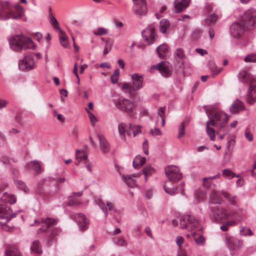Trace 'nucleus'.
Instances as JSON below:
<instances>
[{"label": "nucleus", "instance_id": "1", "mask_svg": "<svg viewBox=\"0 0 256 256\" xmlns=\"http://www.w3.org/2000/svg\"><path fill=\"white\" fill-rule=\"evenodd\" d=\"M256 25V14L251 10L246 11L240 21L232 24L230 28V34L232 37L239 38L245 31Z\"/></svg>", "mask_w": 256, "mask_h": 256}, {"label": "nucleus", "instance_id": "2", "mask_svg": "<svg viewBox=\"0 0 256 256\" xmlns=\"http://www.w3.org/2000/svg\"><path fill=\"white\" fill-rule=\"evenodd\" d=\"M206 113L210 119V120L206 123V132L210 139L214 141L216 132L210 126H214L221 130L225 126L228 117L225 113L216 110H208Z\"/></svg>", "mask_w": 256, "mask_h": 256}, {"label": "nucleus", "instance_id": "3", "mask_svg": "<svg viewBox=\"0 0 256 256\" xmlns=\"http://www.w3.org/2000/svg\"><path fill=\"white\" fill-rule=\"evenodd\" d=\"M24 14V9L18 4L12 6L8 1L0 0V20H19Z\"/></svg>", "mask_w": 256, "mask_h": 256}, {"label": "nucleus", "instance_id": "4", "mask_svg": "<svg viewBox=\"0 0 256 256\" xmlns=\"http://www.w3.org/2000/svg\"><path fill=\"white\" fill-rule=\"evenodd\" d=\"M57 224V220L54 219L47 218L43 220H34V224H31V226H40V228L38 230V234L42 233H46L50 232L48 236V242L49 244H51L53 241L54 240L55 238L59 234L61 230L59 228L54 226Z\"/></svg>", "mask_w": 256, "mask_h": 256}, {"label": "nucleus", "instance_id": "5", "mask_svg": "<svg viewBox=\"0 0 256 256\" xmlns=\"http://www.w3.org/2000/svg\"><path fill=\"white\" fill-rule=\"evenodd\" d=\"M238 78L242 82L249 84L246 100L250 104H254L256 102V80L246 71L240 72Z\"/></svg>", "mask_w": 256, "mask_h": 256}, {"label": "nucleus", "instance_id": "6", "mask_svg": "<svg viewBox=\"0 0 256 256\" xmlns=\"http://www.w3.org/2000/svg\"><path fill=\"white\" fill-rule=\"evenodd\" d=\"M9 43L11 48L16 52H19L22 49H34L35 44L29 38L22 35H18L12 38Z\"/></svg>", "mask_w": 256, "mask_h": 256}, {"label": "nucleus", "instance_id": "7", "mask_svg": "<svg viewBox=\"0 0 256 256\" xmlns=\"http://www.w3.org/2000/svg\"><path fill=\"white\" fill-rule=\"evenodd\" d=\"M132 84L124 83L122 86V90L128 94L130 97L135 96V92L140 90L144 86V78L142 75L134 74L130 76Z\"/></svg>", "mask_w": 256, "mask_h": 256}, {"label": "nucleus", "instance_id": "8", "mask_svg": "<svg viewBox=\"0 0 256 256\" xmlns=\"http://www.w3.org/2000/svg\"><path fill=\"white\" fill-rule=\"evenodd\" d=\"M210 218L213 221L218 222L228 220L237 214L235 210H227L222 207L214 206L211 208Z\"/></svg>", "mask_w": 256, "mask_h": 256}, {"label": "nucleus", "instance_id": "9", "mask_svg": "<svg viewBox=\"0 0 256 256\" xmlns=\"http://www.w3.org/2000/svg\"><path fill=\"white\" fill-rule=\"evenodd\" d=\"M114 103L117 108L126 112L130 116H134L136 113L134 104L128 99L118 98L115 100Z\"/></svg>", "mask_w": 256, "mask_h": 256}, {"label": "nucleus", "instance_id": "10", "mask_svg": "<svg viewBox=\"0 0 256 256\" xmlns=\"http://www.w3.org/2000/svg\"><path fill=\"white\" fill-rule=\"evenodd\" d=\"M16 214H12V211L8 206L0 204V218L6 219L5 222H0L2 229L6 231H10L13 227L7 224V222L12 218L14 217Z\"/></svg>", "mask_w": 256, "mask_h": 256}, {"label": "nucleus", "instance_id": "11", "mask_svg": "<svg viewBox=\"0 0 256 256\" xmlns=\"http://www.w3.org/2000/svg\"><path fill=\"white\" fill-rule=\"evenodd\" d=\"M198 221L192 216L186 214L181 216L180 218V226L182 229L186 228L188 230H192L198 228Z\"/></svg>", "mask_w": 256, "mask_h": 256}, {"label": "nucleus", "instance_id": "12", "mask_svg": "<svg viewBox=\"0 0 256 256\" xmlns=\"http://www.w3.org/2000/svg\"><path fill=\"white\" fill-rule=\"evenodd\" d=\"M165 172L170 181L176 182L182 178V174L179 168L176 166H172L166 167Z\"/></svg>", "mask_w": 256, "mask_h": 256}, {"label": "nucleus", "instance_id": "13", "mask_svg": "<svg viewBox=\"0 0 256 256\" xmlns=\"http://www.w3.org/2000/svg\"><path fill=\"white\" fill-rule=\"evenodd\" d=\"M34 60L32 56H26L18 63L19 68L22 70H29L34 68Z\"/></svg>", "mask_w": 256, "mask_h": 256}, {"label": "nucleus", "instance_id": "14", "mask_svg": "<svg viewBox=\"0 0 256 256\" xmlns=\"http://www.w3.org/2000/svg\"><path fill=\"white\" fill-rule=\"evenodd\" d=\"M136 5L134 12L138 16H145L147 13V7L145 0H132Z\"/></svg>", "mask_w": 256, "mask_h": 256}, {"label": "nucleus", "instance_id": "15", "mask_svg": "<svg viewBox=\"0 0 256 256\" xmlns=\"http://www.w3.org/2000/svg\"><path fill=\"white\" fill-rule=\"evenodd\" d=\"M142 36L148 44H152L156 40V34L154 28L150 26L142 32Z\"/></svg>", "mask_w": 256, "mask_h": 256}, {"label": "nucleus", "instance_id": "16", "mask_svg": "<svg viewBox=\"0 0 256 256\" xmlns=\"http://www.w3.org/2000/svg\"><path fill=\"white\" fill-rule=\"evenodd\" d=\"M152 68L158 70L164 76H168L171 74L172 70L169 67L168 62H162L157 66H154Z\"/></svg>", "mask_w": 256, "mask_h": 256}, {"label": "nucleus", "instance_id": "17", "mask_svg": "<svg viewBox=\"0 0 256 256\" xmlns=\"http://www.w3.org/2000/svg\"><path fill=\"white\" fill-rule=\"evenodd\" d=\"M96 202L99 207L104 212L106 217L108 216V210L111 212H116V210L114 208V204L112 202H107L106 204H105L102 200H98Z\"/></svg>", "mask_w": 256, "mask_h": 256}, {"label": "nucleus", "instance_id": "18", "mask_svg": "<svg viewBox=\"0 0 256 256\" xmlns=\"http://www.w3.org/2000/svg\"><path fill=\"white\" fill-rule=\"evenodd\" d=\"M74 219L77 222L82 230H84L87 229L88 221L84 214L80 213L77 214L74 216Z\"/></svg>", "mask_w": 256, "mask_h": 256}, {"label": "nucleus", "instance_id": "19", "mask_svg": "<svg viewBox=\"0 0 256 256\" xmlns=\"http://www.w3.org/2000/svg\"><path fill=\"white\" fill-rule=\"evenodd\" d=\"M223 192H218L215 190H213L210 196V202L214 204H221L223 200L220 195H222V193Z\"/></svg>", "mask_w": 256, "mask_h": 256}, {"label": "nucleus", "instance_id": "20", "mask_svg": "<svg viewBox=\"0 0 256 256\" xmlns=\"http://www.w3.org/2000/svg\"><path fill=\"white\" fill-rule=\"evenodd\" d=\"M141 175V173L134 174L132 175H122L123 180L126 184L129 187H134L136 185V180L134 178L138 177Z\"/></svg>", "mask_w": 256, "mask_h": 256}, {"label": "nucleus", "instance_id": "21", "mask_svg": "<svg viewBox=\"0 0 256 256\" xmlns=\"http://www.w3.org/2000/svg\"><path fill=\"white\" fill-rule=\"evenodd\" d=\"M88 154L84 150H76V152L75 164L78 165L80 162H87Z\"/></svg>", "mask_w": 256, "mask_h": 256}, {"label": "nucleus", "instance_id": "22", "mask_svg": "<svg viewBox=\"0 0 256 256\" xmlns=\"http://www.w3.org/2000/svg\"><path fill=\"white\" fill-rule=\"evenodd\" d=\"M118 130L121 139L126 140V133L128 136L131 135V133L129 129H127L126 124L124 122H121L118 125Z\"/></svg>", "mask_w": 256, "mask_h": 256}, {"label": "nucleus", "instance_id": "23", "mask_svg": "<svg viewBox=\"0 0 256 256\" xmlns=\"http://www.w3.org/2000/svg\"><path fill=\"white\" fill-rule=\"evenodd\" d=\"M100 141V150L106 153L110 150V144L106 140L104 136L102 134L98 135Z\"/></svg>", "mask_w": 256, "mask_h": 256}, {"label": "nucleus", "instance_id": "24", "mask_svg": "<svg viewBox=\"0 0 256 256\" xmlns=\"http://www.w3.org/2000/svg\"><path fill=\"white\" fill-rule=\"evenodd\" d=\"M176 242L178 247V256H187L186 251L184 250L182 244H184V240L182 236H178L176 238Z\"/></svg>", "mask_w": 256, "mask_h": 256}, {"label": "nucleus", "instance_id": "25", "mask_svg": "<svg viewBox=\"0 0 256 256\" xmlns=\"http://www.w3.org/2000/svg\"><path fill=\"white\" fill-rule=\"evenodd\" d=\"M189 1L190 0H175L174 4L176 12H180L186 8L188 4Z\"/></svg>", "mask_w": 256, "mask_h": 256}, {"label": "nucleus", "instance_id": "26", "mask_svg": "<svg viewBox=\"0 0 256 256\" xmlns=\"http://www.w3.org/2000/svg\"><path fill=\"white\" fill-rule=\"evenodd\" d=\"M244 109L245 108L243 103L241 101L236 100L232 103L230 108V110L232 113H237L239 111L244 110Z\"/></svg>", "mask_w": 256, "mask_h": 256}, {"label": "nucleus", "instance_id": "27", "mask_svg": "<svg viewBox=\"0 0 256 256\" xmlns=\"http://www.w3.org/2000/svg\"><path fill=\"white\" fill-rule=\"evenodd\" d=\"M31 250L36 254H41L42 253V250L41 244L38 240L33 241L31 248Z\"/></svg>", "mask_w": 256, "mask_h": 256}, {"label": "nucleus", "instance_id": "28", "mask_svg": "<svg viewBox=\"0 0 256 256\" xmlns=\"http://www.w3.org/2000/svg\"><path fill=\"white\" fill-rule=\"evenodd\" d=\"M2 202L13 204L16 202V198L14 194L4 193L1 198Z\"/></svg>", "mask_w": 256, "mask_h": 256}, {"label": "nucleus", "instance_id": "29", "mask_svg": "<svg viewBox=\"0 0 256 256\" xmlns=\"http://www.w3.org/2000/svg\"><path fill=\"white\" fill-rule=\"evenodd\" d=\"M157 52L160 58H165L168 52V46L165 44L160 46L157 48Z\"/></svg>", "mask_w": 256, "mask_h": 256}, {"label": "nucleus", "instance_id": "30", "mask_svg": "<svg viewBox=\"0 0 256 256\" xmlns=\"http://www.w3.org/2000/svg\"><path fill=\"white\" fill-rule=\"evenodd\" d=\"M59 40L61 45L65 48H68L69 46V44L68 40V38L66 34L62 30H60Z\"/></svg>", "mask_w": 256, "mask_h": 256}, {"label": "nucleus", "instance_id": "31", "mask_svg": "<svg viewBox=\"0 0 256 256\" xmlns=\"http://www.w3.org/2000/svg\"><path fill=\"white\" fill-rule=\"evenodd\" d=\"M146 162V158L140 156H136L133 160V166L135 168H138L142 166Z\"/></svg>", "mask_w": 256, "mask_h": 256}, {"label": "nucleus", "instance_id": "32", "mask_svg": "<svg viewBox=\"0 0 256 256\" xmlns=\"http://www.w3.org/2000/svg\"><path fill=\"white\" fill-rule=\"evenodd\" d=\"M27 168L34 170L38 173L40 172V164L38 162L32 161L30 162L27 164Z\"/></svg>", "mask_w": 256, "mask_h": 256}, {"label": "nucleus", "instance_id": "33", "mask_svg": "<svg viewBox=\"0 0 256 256\" xmlns=\"http://www.w3.org/2000/svg\"><path fill=\"white\" fill-rule=\"evenodd\" d=\"M6 256H20L19 251L16 246H10L6 251Z\"/></svg>", "mask_w": 256, "mask_h": 256}, {"label": "nucleus", "instance_id": "34", "mask_svg": "<svg viewBox=\"0 0 256 256\" xmlns=\"http://www.w3.org/2000/svg\"><path fill=\"white\" fill-rule=\"evenodd\" d=\"M142 126L140 125L129 124V130L132 132L133 136L135 137L138 134L141 132Z\"/></svg>", "mask_w": 256, "mask_h": 256}, {"label": "nucleus", "instance_id": "35", "mask_svg": "<svg viewBox=\"0 0 256 256\" xmlns=\"http://www.w3.org/2000/svg\"><path fill=\"white\" fill-rule=\"evenodd\" d=\"M169 26L170 22L167 20L164 19L160 22V30L162 33L165 34Z\"/></svg>", "mask_w": 256, "mask_h": 256}, {"label": "nucleus", "instance_id": "36", "mask_svg": "<svg viewBox=\"0 0 256 256\" xmlns=\"http://www.w3.org/2000/svg\"><path fill=\"white\" fill-rule=\"evenodd\" d=\"M192 236L195 242L198 245L204 246L205 242V240L202 235L198 234L196 232H194L192 234Z\"/></svg>", "mask_w": 256, "mask_h": 256}, {"label": "nucleus", "instance_id": "37", "mask_svg": "<svg viewBox=\"0 0 256 256\" xmlns=\"http://www.w3.org/2000/svg\"><path fill=\"white\" fill-rule=\"evenodd\" d=\"M222 194L224 197L226 198L231 204L235 205L236 204V196H232L226 192H223Z\"/></svg>", "mask_w": 256, "mask_h": 256}, {"label": "nucleus", "instance_id": "38", "mask_svg": "<svg viewBox=\"0 0 256 256\" xmlns=\"http://www.w3.org/2000/svg\"><path fill=\"white\" fill-rule=\"evenodd\" d=\"M218 176V175H216L214 176L209 178H203V186L206 188H210L211 182L212 180L216 178Z\"/></svg>", "mask_w": 256, "mask_h": 256}, {"label": "nucleus", "instance_id": "39", "mask_svg": "<svg viewBox=\"0 0 256 256\" xmlns=\"http://www.w3.org/2000/svg\"><path fill=\"white\" fill-rule=\"evenodd\" d=\"M155 172L154 169L150 166H148L143 169V174L145 176L146 180L148 177L152 175Z\"/></svg>", "mask_w": 256, "mask_h": 256}, {"label": "nucleus", "instance_id": "40", "mask_svg": "<svg viewBox=\"0 0 256 256\" xmlns=\"http://www.w3.org/2000/svg\"><path fill=\"white\" fill-rule=\"evenodd\" d=\"M222 175L225 178H232L234 177L240 178V175H236L231 170L229 169H225L222 171Z\"/></svg>", "mask_w": 256, "mask_h": 256}, {"label": "nucleus", "instance_id": "41", "mask_svg": "<svg viewBox=\"0 0 256 256\" xmlns=\"http://www.w3.org/2000/svg\"><path fill=\"white\" fill-rule=\"evenodd\" d=\"M209 68L214 76L218 74L222 70V68H217V66H216L212 62H210L209 63Z\"/></svg>", "mask_w": 256, "mask_h": 256}, {"label": "nucleus", "instance_id": "42", "mask_svg": "<svg viewBox=\"0 0 256 256\" xmlns=\"http://www.w3.org/2000/svg\"><path fill=\"white\" fill-rule=\"evenodd\" d=\"M196 196L198 201L204 200L206 197V192L202 190H198L196 192Z\"/></svg>", "mask_w": 256, "mask_h": 256}, {"label": "nucleus", "instance_id": "43", "mask_svg": "<svg viewBox=\"0 0 256 256\" xmlns=\"http://www.w3.org/2000/svg\"><path fill=\"white\" fill-rule=\"evenodd\" d=\"M218 16L216 14H212L210 15L206 19V22L208 25L214 24L218 20Z\"/></svg>", "mask_w": 256, "mask_h": 256}, {"label": "nucleus", "instance_id": "44", "mask_svg": "<svg viewBox=\"0 0 256 256\" xmlns=\"http://www.w3.org/2000/svg\"><path fill=\"white\" fill-rule=\"evenodd\" d=\"M108 33V30L103 28H98L94 30L93 34L96 36H102Z\"/></svg>", "mask_w": 256, "mask_h": 256}, {"label": "nucleus", "instance_id": "45", "mask_svg": "<svg viewBox=\"0 0 256 256\" xmlns=\"http://www.w3.org/2000/svg\"><path fill=\"white\" fill-rule=\"evenodd\" d=\"M185 127H186V122H183L181 123L180 125L178 128V138H182L185 134Z\"/></svg>", "mask_w": 256, "mask_h": 256}, {"label": "nucleus", "instance_id": "46", "mask_svg": "<svg viewBox=\"0 0 256 256\" xmlns=\"http://www.w3.org/2000/svg\"><path fill=\"white\" fill-rule=\"evenodd\" d=\"M236 224V220L228 221L220 226V229L223 231H226L230 226H234Z\"/></svg>", "mask_w": 256, "mask_h": 256}, {"label": "nucleus", "instance_id": "47", "mask_svg": "<svg viewBox=\"0 0 256 256\" xmlns=\"http://www.w3.org/2000/svg\"><path fill=\"white\" fill-rule=\"evenodd\" d=\"M16 186L20 190L26 192L28 190V188L20 180H17L16 182Z\"/></svg>", "mask_w": 256, "mask_h": 256}, {"label": "nucleus", "instance_id": "48", "mask_svg": "<svg viewBox=\"0 0 256 256\" xmlns=\"http://www.w3.org/2000/svg\"><path fill=\"white\" fill-rule=\"evenodd\" d=\"M86 112H88L90 123L92 126H94L95 125V123L97 122V118L95 116L90 112L88 110H86Z\"/></svg>", "mask_w": 256, "mask_h": 256}, {"label": "nucleus", "instance_id": "49", "mask_svg": "<svg viewBox=\"0 0 256 256\" xmlns=\"http://www.w3.org/2000/svg\"><path fill=\"white\" fill-rule=\"evenodd\" d=\"M244 61L246 62H256V54H250L248 55L244 58Z\"/></svg>", "mask_w": 256, "mask_h": 256}, {"label": "nucleus", "instance_id": "50", "mask_svg": "<svg viewBox=\"0 0 256 256\" xmlns=\"http://www.w3.org/2000/svg\"><path fill=\"white\" fill-rule=\"evenodd\" d=\"M234 143V136L233 135L229 136L228 138V142L226 144V148H229L231 146H233Z\"/></svg>", "mask_w": 256, "mask_h": 256}, {"label": "nucleus", "instance_id": "51", "mask_svg": "<svg viewBox=\"0 0 256 256\" xmlns=\"http://www.w3.org/2000/svg\"><path fill=\"white\" fill-rule=\"evenodd\" d=\"M50 22H51V24L54 26V28H56L60 32V30H61V28H60V26H58V20L53 16H51Z\"/></svg>", "mask_w": 256, "mask_h": 256}, {"label": "nucleus", "instance_id": "52", "mask_svg": "<svg viewBox=\"0 0 256 256\" xmlns=\"http://www.w3.org/2000/svg\"><path fill=\"white\" fill-rule=\"evenodd\" d=\"M176 54L179 58H185V54L182 48H178L176 51Z\"/></svg>", "mask_w": 256, "mask_h": 256}, {"label": "nucleus", "instance_id": "53", "mask_svg": "<svg viewBox=\"0 0 256 256\" xmlns=\"http://www.w3.org/2000/svg\"><path fill=\"white\" fill-rule=\"evenodd\" d=\"M73 72L78 80V84H80V78L78 74V64L77 62H75L74 64Z\"/></svg>", "mask_w": 256, "mask_h": 256}, {"label": "nucleus", "instance_id": "54", "mask_svg": "<svg viewBox=\"0 0 256 256\" xmlns=\"http://www.w3.org/2000/svg\"><path fill=\"white\" fill-rule=\"evenodd\" d=\"M164 190L166 193L170 195L174 194L176 193V189H174V188H168L166 185L164 186Z\"/></svg>", "mask_w": 256, "mask_h": 256}, {"label": "nucleus", "instance_id": "55", "mask_svg": "<svg viewBox=\"0 0 256 256\" xmlns=\"http://www.w3.org/2000/svg\"><path fill=\"white\" fill-rule=\"evenodd\" d=\"M245 137L250 142L253 140V136L250 130L248 128H246L244 132Z\"/></svg>", "mask_w": 256, "mask_h": 256}, {"label": "nucleus", "instance_id": "56", "mask_svg": "<svg viewBox=\"0 0 256 256\" xmlns=\"http://www.w3.org/2000/svg\"><path fill=\"white\" fill-rule=\"evenodd\" d=\"M240 232L242 235H248L251 236L252 235V232L250 229L248 228H243L240 231Z\"/></svg>", "mask_w": 256, "mask_h": 256}, {"label": "nucleus", "instance_id": "57", "mask_svg": "<svg viewBox=\"0 0 256 256\" xmlns=\"http://www.w3.org/2000/svg\"><path fill=\"white\" fill-rule=\"evenodd\" d=\"M80 204V202L78 200L74 199V198H72L68 202V205L70 206H74Z\"/></svg>", "mask_w": 256, "mask_h": 256}, {"label": "nucleus", "instance_id": "58", "mask_svg": "<svg viewBox=\"0 0 256 256\" xmlns=\"http://www.w3.org/2000/svg\"><path fill=\"white\" fill-rule=\"evenodd\" d=\"M112 44L108 42H106L105 47L104 50V54H108L110 50Z\"/></svg>", "mask_w": 256, "mask_h": 256}, {"label": "nucleus", "instance_id": "59", "mask_svg": "<svg viewBox=\"0 0 256 256\" xmlns=\"http://www.w3.org/2000/svg\"><path fill=\"white\" fill-rule=\"evenodd\" d=\"M150 134L154 136H160L162 134L160 130L158 128L152 129L150 131Z\"/></svg>", "mask_w": 256, "mask_h": 256}, {"label": "nucleus", "instance_id": "60", "mask_svg": "<svg viewBox=\"0 0 256 256\" xmlns=\"http://www.w3.org/2000/svg\"><path fill=\"white\" fill-rule=\"evenodd\" d=\"M116 243L119 246H124L126 245V242L122 238H118Z\"/></svg>", "mask_w": 256, "mask_h": 256}, {"label": "nucleus", "instance_id": "61", "mask_svg": "<svg viewBox=\"0 0 256 256\" xmlns=\"http://www.w3.org/2000/svg\"><path fill=\"white\" fill-rule=\"evenodd\" d=\"M165 108H160L158 111V116L162 118H165Z\"/></svg>", "mask_w": 256, "mask_h": 256}, {"label": "nucleus", "instance_id": "62", "mask_svg": "<svg viewBox=\"0 0 256 256\" xmlns=\"http://www.w3.org/2000/svg\"><path fill=\"white\" fill-rule=\"evenodd\" d=\"M142 148L144 151V152L148 154V140H145L143 144H142Z\"/></svg>", "mask_w": 256, "mask_h": 256}, {"label": "nucleus", "instance_id": "63", "mask_svg": "<svg viewBox=\"0 0 256 256\" xmlns=\"http://www.w3.org/2000/svg\"><path fill=\"white\" fill-rule=\"evenodd\" d=\"M8 104V102L4 100L0 99V109H2L6 107Z\"/></svg>", "mask_w": 256, "mask_h": 256}, {"label": "nucleus", "instance_id": "64", "mask_svg": "<svg viewBox=\"0 0 256 256\" xmlns=\"http://www.w3.org/2000/svg\"><path fill=\"white\" fill-rule=\"evenodd\" d=\"M0 160L4 164H10V160L6 156L2 157Z\"/></svg>", "mask_w": 256, "mask_h": 256}]
</instances>
